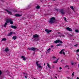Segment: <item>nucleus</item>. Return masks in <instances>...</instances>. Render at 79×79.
<instances>
[{
    "label": "nucleus",
    "mask_w": 79,
    "mask_h": 79,
    "mask_svg": "<svg viewBox=\"0 0 79 79\" xmlns=\"http://www.w3.org/2000/svg\"><path fill=\"white\" fill-rule=\"evenodd\" d=\"M52 68H53V69L54 68L55 66H54V65L52 66Z\"/></svg>",
    "instance_id": "obj_36"
},
{
    "label": "nucleus",
    "mask_w": 79,
    "mask_h": 79,
    "mask_svg": "<svg viewBox=\"0 0 79 79\" xmlns=\"http://www.w3.org/2000/svg\"><path fill=\"white\" fill-rule=\"evenodd\" d=\"M47 66L48 68H49V69H51V66H50V65H49V64H48V63L47 64Z\"/></svg>",
    "instance_id": "obj_18"
},
{
    "label": "nucleus",
    "mask_w": 79,
    "mask_h": 79,
    "mask_svg": "<svg viewBox=\"0 0 79 79\" xmlns=\"http://www.w3.org/2000/svg\"><path fill=\"white\" fill-rule=\"evenodd\" d=\"M40 8V6H38L36 7V8H37V9H39V8Z\"/></svg>",
    "instance_id": "obj_27"
},
{
    "label": "nucleus",
    "mask_w": 79,
    "mask_h": 79,
    "mask_svg": "<svg viewBox=\"0 0 79 79\" xmlns=\"http://www.w3.org/2000/svg\"><path fill=\"white\" fill-rule=\"evenodd\" d=\"M23 59V60H25L26 59L25 58V57L24 56H22L21 57Z\"/></svg>",
    "instance_id": "obj_16"
},
{
    "label": "nucleus",
    "mask_w": 79,
    "mask_h": 79,
    "mask_svg": "<svg viewBox=\"0 0 79 79\" xmlns=\"http://www.w3.org/2000/svg\"><path fill=\"white\" fill-rule=\"evenodd\" d=\"M65 49H62L61 51L59 53H60V54H62V53H63V55H65V53H64V51L65 50Z\"/></svg>",
    "instance_id": "obj_5"
},
{
    "label": "nucleus",
    "mask_w": 79,
    "mask_h": 79,
    "mask_svg": "<svg viewBox=\"0 0 79 79\" xmlns=\"http://www.w3.org/2000/svg\"><path fill=\"white\" fill-rule=\"evenodd\" d=\"M11 79H13V78H11Z\"/></svg>",
    "instance_id": "obj_51"
},
{
    "label": "nucleus",
    "mask_w": 79,
    "mask_h": 79,
    "mask_svg": "<svg viewBox=\"0 0 79 79\" xmlns=\"http://www.w3.org/2000/svg\"><path fill=\"white\" fill-rule=\"evenodd\" d=\"M51 47V48H52L53 47V46H52Z\"/></svg>",
    "instance_id": "obj_40"
},
{
    "label": "nucleus",
    "mask_w": 79,
    "mask_h": 79,
    "mask_svg": "<svg viewBox=\"0 0 79 79\" xmlns=\"http://www.w3.org/2000/svg\"><path fill=\"white\" fill-rule=\"evenodd\" d=\"M63 60H61L60 61V62H61L62 61H63Z\"/></svg>",
    "instance_id": "obj_41"
},
{
    "label": "nucleus",
    "mask_w": 79,
    "mask_h": 79,
    "mask_svg": "<svg viewBox=\"0 0 79 79\" xmlns=\"http://www.w3.org/2000/svg\"><path fill=\"white\" fill-rule=\"evenodd\" d=\"M78 68H79V64L78 65Z\"/></svg>",
    "instance_id": "obj_47"
},
{
    "label": "nucleus",
    "mask_w": 79,
    "mask_h": 79,
    "mask_svg": "<svg viewBox=\"0 0 79 79\" xmlns=\"http://www.w3.org/2000/svg\"><path fill=\"white\" fill-rule=\"evenodd\" d=\"M58 61V60L57 59L56 61L53 62V63H57Z\"/></svg>",
    "instance_id": "obj_20"
},
{
    "label": "nucleus",
    "mask_w": 79,
    "mask_h": 79,
    "mask_svg": "<svg viewBox=\"0 0 79 79\" xmlns=\"http://www.w3.org/2000/svg\"><path fill=\"white\" fill-rule=\"evenodd\" d=\"M75 32H79V30H75Z\"/></svg>",
    "instance_id": "obj_25"
},
{
    "label": "nucleus",
    "mask_w": 79,
    "mask_h": 79,
    "mask_svg": "<svg viewBox=\"0 0 79 79\" xmlns=\"http://www.w3.org/2000/svg\"><path fill=\"white\" fill-rule=\"evenodd\" d=\"M59 69H62V68H61V67H60Z\"/></svg>",
    "instance_id": "obj_39"
},
{
    "label": "nucleus",
    "mask_w": 79,
    "mask_h": 79,
    "mask_svg": "<svg viewBox=\"0 0 79 79\" xmlns=\"http://www.w3.org/2000/svg\"><path fill=\"white\" fill-rule=\"evenodd\" d=\"M65 67V68H68V67H69V65H66Z\"/></svg>",
    "instance_id": "obj_33"
},
{
    "label": "nucleus",
    "mask_w": 79,
    "mask_h": 79,
    "mask_svg": "<svg viewBox=\"0 0 79 79\" xmlns=\"http://www.w3.org/2000/svg\"><path fill=\"white\" fill-rule=\"evenodd\" d=\"M72 65H73L74 64V63L73 62L71 63Z\"/></svg>",
    "instance_id": "obj_38"
},
{
    "label": "nucleus",
    "mask_w": 79,
    "mask_h": 79,
    "mask_svg": "<svg viewBox=\"0 0 79 79\" xmlns=\"http://www.w3.org/2000/svg\"><path fill=\"white\" fill-rule=\"evenodd\" d=\"M10 23V24H13V20L11 19H6V22L5 23L4 25H2V26L6 27V25H7V23Z\"/></svg>",
    "instance_id": "obj_1"
},
{
    "label": "nucleus",
    "mask_w": 79,
    "mask_h": 79,
    "mask_svg": "<svg viewBox=\"0 0 79 79\" xmlns=\"http://www.w3.org/2000/svg\"><path fill=\"white\" fill-rule=\"evenodd\" d=\"M39 61H36V64L37 66H38V68H40V69H42V67L40 66V64H39Z\"/></svg>",
    "instance_id": "obj_3"
},
{
    "label": "nucleus",
    "mask_w": 79,
    "mask_h": 79,
    "mask_svg": "<svg viewBox=\"0 0 79 79\" xmlns=\"http://www.w3.org/2000/svg\"><path fill=\"white\" fill-rule=\"evenodd\" d=\"M32 48H28V50H31L32 51Z\"/></svg>",
    "instance_id": "obj_22"
},
{
    "label": "nucleus",
    "mask_w": 79,
    "mask_h": 79,
    "mask_svg": "<svg viewBox=\"0 0 79 79\" xmlns=\"http://www.w3.org/2000/svg\"><path fill=\"white\" fill-rule=\"evenodd\" d=\"M56 10L57 11H58V10H57V9H56Z\"/></svg>",
    "instance_id": "obj_50"
},
{
    "label": "nucleus",
    "mask_w": 79,
    "mask_h": 79,
    "mask_svg": "<svg viewBox=\"0 0 79 79\" xmlns=\"http://www.w3.org/2000/svg\"><path fill=\"white\" fill-rule=\"evenodd\" d=\"M74 72H73L72 74V76H74Z\"/></svg>",
    "instance_id": "obj_35"
},
{
    "label": "nucleus",
    "mask_w": 79,
    "mask_h": 79,
    "mask_svg": "<svg viewBox=\"0 0 79 79\" xmlns=\"http://www.w3.org/2000/svg\"><path fill=\"white\" fill-rule=\"evenodd\" d=\"M12 34H13V32H10L8 35H7V36H11V35H12Z\"/></svg>",
    "instance_id": "obj_14"
},
{
    "label": "nucleus",
    "mask_w": 79,
    "mask_h": 79,
    "mask_svg": "<svg viewBox=\"0 0 79 79\" xmlns=\"http://www.w3.org/2000/svg\"><path fill=\"white\" fill-rule=\"evenodd\" d=\"M55 21V18L54 17H52L50 19V20L49 21V23H51L52 24V23H54Z\"/></svg>",
    "instance_id": "obj_2"
},
{
    "label": "nucleus",
    "mask_w": 79,
    "mask_h": 79,
    "mask_svg": "<svg viewBox=\"0 0 79 79\" xmlns=\"http://www.w3.org/2000/svg\"><path fill=\"white\" fill-rule=\"evenodd\" d=\"M76 53H79V49H77L76 51Z\"/></svg>",
    "instance_id": "obj_26"
},
{
    "label": "nucleus",
    "mask_w": 79,
    "mask_h": 79,
    "mask_svg": "<svg viewBox=\"0 0 79 79\" xmlns=\"http://www.w3.org/2000/svg\"><path fill=\"white\" fill-rule=\"evenodd\" d=\"M17 39V37L16 36H14L12 37V39L14 40H16Z\"/></svg>",
    "instance_id": "obj_15"
},
{
    "label": "nucleus",
    "mask_w": 79,
    "mask_h": 79,
    "mask_svg": "<svg viewBox=\"0 0 79 79\" xmlns=\"http://www.w3.org/2000/svg\"><path fill=\"white\" fill-rule=\"evenodd\" d=\"M67 69H69V67H68Z\"/></svg>",
    "instance_id": "obj_42"
},
{
    "label": "nucleus",
    "mask_w": 79,
    "mask_h": 79,
    "mask_svg": "<svg viewBox=\"0 0 79 79\" xmlns=\"http://www.w3.org/2000/svg\"><path fill=\"white\" fill-rule=\"evenodd\" d=\"M67 78H68V79H69V77H67Z\"/></svg>",
    "instance_id": "obj_45"
},
{
    "label": "nucleus",
    "mask_w": 79,
    "mask_h": 79,
    "mask_svg": "<svg viewBox=\"0 0 79 79\" xmlns=\"http://www.w3.org/2000/svg\"><path fill=\"white\" fill-rule=\"evenodd\" d=\"M57 33L58 34H60V32H58Z\"/></svg>",
    "instance_id": "obj_48"
},
{
    "label": "nucleus",
    "mask_w": 79,
    "mask_h": 79,
    "mask_svg": "<svg viewBox=\"0 0 79 79\" xmlns=\"http://www.w3.org/2000/svg\"><path fill=\"white\" fill-rule=\"evenodd\" d=\"M44 66H45V63L44 64Z\"/></svg>",
    "instance_id": "obj_44"
},
{
    "label": "nucleus",
    "mask_w": 79,
    "mask_h": 79,
    "mask_svg": "<svg viewBox=\"0 0 79 79\" xmlns=\"http://www.w3.org/2000/svg\"><path fill=\"white\" fill-rule=\"evenodd\" d=\"M33 37L34 38H37V37H39V35L37 34H35L33 35Z\"/></svg>",
    "instance_id": "obj_10"
},
{
    "label": "nucleus",
    "mask_w": 79,
    "mask_h": 79,
    "mask_svg": "<svg viewBox=\"0 0 79 79\" xmlns=\"http://www.w3.org/2000/svg\"><path fill=\"white\" fill-rule=\"evenodd\" d=\"M64 20L65 21H67V20H66V18L64 17Z\"/></svg>",
    "instance_id": "obj_30"
},
{
    "label": "nucleus",
    "mask_w": 79,
    "mask_h": 79,
    "mask_svg": "<svg viewBox=\"0 0 79 79\" xmlns=\"http://www.w3.org/2000/svg\"><path fill=\"white\" fill-rule=\"evenodd\" d=\"M10 27H11V28H12L13 29H16L17 28V27H16V26H15L13 25H11L10 26Z\"/></svg>",
    "instance_id": "obj_9"
},
{
    "label": "nucleus",
    "mask_w": 79,
    "mask_h": 79,
    "mask_svg": "<svg viewBox=\"0 0 79 79\" xmlns=\"http://www.w3.org/2000/svg\"><path fill=\"white\" fill-rule=\"evenodd\" d=\"M46 68H47V66H46Z\"/></svg>",
    "instance_id": "obj_52"
},
{
    "label": "nucleus",
    "mask_w": 79,
    "mask_h": 79,
    "mask_svg": "<svg viewBox=\"0 0 79 79\" xmlns=\"http://www.w3.org/2000/svg\"><path fill=\"white\" fill-rule=\"evenodd\" d=\"M2 74V71L0 70V75H1Z\"/></svg>",
    "instance_id": "obj_29"
},
{
    "label": "nucleus",
    "mask_w": 79,
    "mask_h": 79,
    "mask_svg": "<svg viewBox=\"0 0 79 79\" xmlns=\"http://www.w3.org/2000/svg\"><path fill=\"white\" fill-rule=\"evenodd\" d=\"M66 29L67 31H70L71 32H72L73 31V30H72V29H71V28L69 27H67L66 28Z\"/></svg>",
    "instance_id": "obj_8"
},
{
    "label": "nucleus",
    "mask_w": 79,
    "mask_h": 79,
    "mask_svg": "<svg viewBox=\"0 0 79 79\" xmlns=\"http://www.w3.org/2000/svg\"><path fill=\"white\" fill-rule=\"evenodd\" d=\"M6 11L8 13V14H9V15H12V13L11 12L9 11V10H7L6 9Z\"/></svg>",
    "instance_id": "obj_11"
},
{
    "label": "nucleus",
    "mask_w": 79,
    "mask_h": 79,
    "mask_svg": "<svg viewBox=\"0 0 79 79\" xmlns=\"http://www.w3.org/2000/svg\"><path fill=\"white\" fill-rule=\"evenodd\" d=\"M34 79H36V78H34Z\"/></svg>",
    "instance_id": "obj_53"
},
{
    "label": "nucleus",
    "mask_w": 79,
    "mask_h": 79,
    "mask_svg": "<svg viewBox=\"0 0 79 79\" xmlns=\"http://www.w3.org/2000/svg\"><path fill=\"white\" fill-rule=\"evenodd\" d=\"M60 44H59L56 45L57 47H59V46H60Z\"/></svg>",
    "instance_id": "obj_32"
},
{
    "label": "nucleus",
    "mask_w": 79,
    "mask_h": 79,
    "mask_svg": "<svg viewBox=\"0 0 79 79\" xmlns=\"http://www.w3.org/2000/svg\"><path fill=\"white\" fill-rule=\"evenodd\" d=\"M5 52H8V51H9V50L7 48H6L5 49Z\"/></svg>",
    "instance_id": "obj_23"
},
{
    "label": "nucleus",
    "mask_w": 79,
    "mask_h": 79,
    "mask_svg": "<svg viewBox=\"0 0 79 79\" xmlns=\"http://www.w3.org/2000/svg\"><path fill=\"white\" fill-rule=\"evenodd\" d=\"M54 43H55L56 44H57V43H60V44H63V42L60 40H57L55 41H54Z\"/></svg>",
    "instance_id": "obj_4"
},
{
    "label": "nucleus",
    "mask_w": 79,
    "mask_h": 79,
    "mask_svg": "<svg viewBox=\"0 0 79 79\" xmlns=\"http://www.w3.org/2000/svg\"><path fill=\"white\" fill-rule=\"evenodd\" d=\"M53 0V1H55V0Z\"/></svg>",
    "instance_id": "obj_54"
},
{
    "label": "nucleus",
    "mask_w": 79,
    "mask_h": 79,
    "mask_svg": "<svg viewBox=\"0 0 79 79\" xmlns=\"http://www.w3.org/2000/svg\"><path fill=\"white\" fill-rule=\"evenodd\" d=\"M52 30H48L47 29H46L45 30V31L47 32L48 34H49L50 32H52Z\"/></svg>",
    "instance_id": "obj_6"
},
{
    "label": "nucleus",
    "mask_w": 79,
    "mask_h": 79,
    "mask_svg": "<svg viewBox=\"0 0 79 79\" xmlns=\"http://www.w3.org/2000/svg\"><path fill=\"white\" fill-rule=\"evenodd\" d=\"M78 45V44H77L76 45H74V47H77Z\"/></svg>",
    "instance_id": "obj_31"
},
{
    "label": "nucleus",
    "mask_w": 79,
    "mask_h": 79,
    "mask_svg": "<svg viewBox=\"0 0 79 79\" xmlns=\"http://www.w3.org/2000/svg\"><path fill=\"white\" fill-rule=\"evenodd\" d=\"M50 50H51L50 48H49L48 49L47 51V53H50Z\"/></svg>",
    "instance_id": "obj_17"
},
{
    "label": "nucleus",
    "mask_w": 79,
    "mask_h": 79,
    "mask_svg": "<svg viewBox=\"0 0 79 79\" xmlns=\"http://www.w3.org/2000/svg\"><path fill=\"white\" fill-rule=\"evenodd\" d=\"M63 37H64V35H63Z\"/></svg>",
    "instance_id": "obj_49"
},
{
    "label": "nucleus",
    "mask_w": 79,
    "mask_h": 79,
    "mask_svg": "<svg viewBox=\"0 0 79 79\" xmlns=\"http://www.w3.org/2000/svg\"><path fill=\"white\" fill-rule=\"evenodd\" d=\"M77 79H79V78H78V77H77Z\"/></svg>",
    "instance_id": "obj_43"
},
{
    "label": "nucleus",
    "mask_w": 79,
    "mask_h": 79,
    "mask_svg": "<svg viewBox=\"0 0 79 79\" xmlns=\"http://www.w3.org/2000/svg\"><path fill=\"white\" fill-rule=\"evenodd\" d=\"M13 11H14V12H17V11H16V10H13Z\"/></svg>",
    "instance_id": "obj_34"
},
{
    "label": "nucleus",
    "mask_w": 79,
    "mask_h": 79,
    "mask_svg": "<svg viewBox=\"0 0 79 79\" xmlns=\"http://www.w3.org/2000/svg\"><path fill=\"white\" fill-rule=\"evenodd\" d=\"M60 12L62 15H64L65 13L64 11V10H63V9H61L60 10Z\"/></svg>",
    "instance_id": "obj_12"
},
{
    "label": "nucleus",
    "mask_w": 79,
    "mask_h": 79,
    "mask_svg": "<svg viewBox=\"0 0 79 79\" xmlns=\"http://www.w3.org/2000/svg\"><path fill=\"white\" fill-rule=\"evenodd\" d=\"M39 49H37V48H32L31 51H34V52L35 51H38Z\"/></svg>",
    "instance_id": "obj_7"
},
{
    "label": "nucleus",
    "mask_w": 79,
    "mask_h": 79,
    "mask_svg": "<svg viewBox=\"0 0 79 79\" xmlns=\"http://www.w3.org/2000/svg\"><path fill=\"white\" fill-rule=\"evenodd\" d=\"M55 78H56V79H57V77H55Z\"/></svg>",
    "instance_id": "obj_46"
},
{
    "label": "nucleus",
    "mask_w": 79,
    "mask_h": 79,
    "mask_svg": "<svg viewBox=\"0 0 79 79\" xmlns=\"http://www.w3.org/2000/svg\"><path fill=\"white\" fill-rule=\"evenodd\" d=\"M70 8H71V9H72V10H74V7H73V6H70Z\"/></svg>",
    "instance_id": "obj_21"
},
{
    "label": "nucleus",
    "mask_w": 79,
    "mask_h": 79,
    "mask_svg": "<svg viewBox=\"0 0 79 79\" xmlns=\"http://www.w3.org/2000/svg\"><path fill=\"white\" fill-rule=\"evenodd\" d=\"M52 58L53 59H55V58H56V57H55V56H53L52 57Z\"/></svg>",
    "instance_id": "obj_28"
},
{
    "label": "nucleus",
    "mask_w": 79,
    "mask_h": 79,
    "mask_svg": "<svg viewBox=\"0 0 79 79\" xmlns=\"http://www.w3.org/2000/svg\"><path fill=\"white\" fill-rule=\"evenodd\" d=\"M77 55L78 58H79V55L78 54H77Z\"/></svg>",
    "instance_id": "obj_37"
},
{
    "label": "nucleus",
    "mask_w": 79,
    "mask_h": 79,
    "mask_svg": "<svg viewBox=\"0 0 79 79\" xmlns=\"http://www.w3.org/2000/svg\"><path fill=\"white\" fill-rule=\"evenodd\" d=\"M6 39L5 38H4L2 39V41H6Z\"/></svg>",
    "instance_id": "obj_19"
},
{
    "label": "nucleus",
    "mask_w": 79,
    "mask_h": 79,
    "mask_svg": "<svg viewBox=\"0 0 79 79\" xmlns=\"http://www.w3.org/2000/svg\"><path fill=\"white\" fill-rule=\"evenodd\" d=\"M15 16L16 17H19L20 16H21L22 15H19V14H15Z\"/></svg>",
    "instance_id": "obj_13"
},
{
    "label": "nucleus",
    "mask_w": 79,
    "mask_h": 79,
    "mask_svg": "<svg viewBox=\"0 0 79 79\" xmlns=\"http://www.w3.org/2000/svg\"><path fill=\"white\" fill-rule=\"evenodd\" d=\"M24 74H25V77L26 78H27V76H27V74H26V73H24Z\"/></svg>",
    "instance_id": "obj_24"
}]
</instances>
